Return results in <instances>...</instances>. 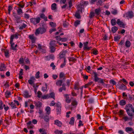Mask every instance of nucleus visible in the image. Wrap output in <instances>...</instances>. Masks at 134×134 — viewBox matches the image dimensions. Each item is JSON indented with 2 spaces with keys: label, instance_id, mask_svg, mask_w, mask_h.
I'll list each match as a JSON object with an SVG mask.
<instances>
[{
  "label": "nucleus",
  "instance_id": "obj_30",
  "mask_svg": "<svg viewBox=\"0 0 134 134\" xmlns=\"http://www.w3.org/2000/svg\"><path fill=\"white\" fill-rule=\"evenodd\" d=\"M118 29V27L116 26L112 27L111 29L112 32L114 33H115Z\"/></svg>",
  "mask_w": 134,
  "mask_h": 134
},
{
  "label": "nucleus",
  "instance_id": "obj_21",
  "mask_svg": "<svg viewBox=\"0 0 134 134\" xmlns=\"http://www.w3.org/2000/svg\"><path fill=\"white\" fill-rule=\"evenodd\" d=\"M25 5V4L23 1H21L19 4H17V5L21 8H23L24 7Z\"/></svg>",
  "mask_w": 134,
  "mask_h": 134
},
{
  "label": "nucleus",
  "instance_id": "obj_56",
  "mask_svg": "<svg viewBox=\"0 0 134 134\" xmlns=\"http://www.w3.org/2000/svg\"><path fill=\"white\" fill-rule=\"evenodd\" d=\"M42 98L43 99H46L50 98L49 94L44 95L42 97Z\"/></svg>",
  "mask_w": 134,
  "mask_h": 134
},
{
  "label": "nucleus",
  "instance_id": "obj_43",
  "mask_svg": "<svg viewBox=\"0 0 134 134\" xmlns=\"http://www.w3.org/2000/svg\"><path fill=\"white\" fill-rule=\"evenodd\" d=\"M120 38V36H115L114 37V41L116 42L119 41Z\"/></svg>",
  "mask_w": 134,
  "mask_h": 134
},
{
  "label": "nucleus",
  "instance_id": "obj_27",
  "mask_svg": "<svg viewBox=\"0 0 134 134\" xmlns=\"http://www.w3.org/2000/svg\"><path fill=\"white\" fill-rule=\"evenodd\" d=\"M5 68V65L4 64L1 63L0 65V71H4Z\"/></svg>",
  "mask_w": 134,
  "mask_h": 134
},
{
  "label": "nucleus",
  "instance_id": "obj_60",
  "mask_svg": "<svg viewBox=\"0 0 134 134\" xmlns=\"http://www.w3.org/2000/svg\"><path fill=\"white\" fill-rule=\"evenodd\" d=\"M111 13L114 15L118 13V11L116 9H114L111 12Z\"/></svg>",
  "mask_w": 134,
  "mask_h": 134
},
{
  "label": "nucleus",
  "instance_id": "obj_23",
  "mask_svg": "<svg viewBox=\"0 0 134 134\" xmlns=\"http://www.w3.org/2000/svg\"><path fill=\"white\" fill-rule=\"evenodd\" d=\"M8 104L11 106L12 109L16 108V105L14 103L12 102H10Z\"/></svg>",
  "mask_w": 134,
  "mask_h": 134
},
{
  "label": "nucleus",
  "instance_id": "obj_10",
  "mask_svg": "<svg viewBox=\"0 0 134 134\" xmlns=\"http://www.w3.org/2000/svg\"><path fill=\"white\" fill-rule=\"evenodd\" d=\"M65 98V102L68 103H69L71 102V99H70L69 95L68 94H65L64 96Z\"/></svg>",
  "mask_w": 134,
  "mask_h": 134
},
{
  "label": "nucleus",
  "instance_id": "obj_11",
  "mask_svg": "<svg viewBox=\"0 0 134 134\" xmlns=\"http://www.w3.org/2000/svg\"><path fill=\"white\" fill-rule=\"evenodd\" d=\"M62 123L58 120H56L54 121V124L59 127H61Z\"/></svg>",
  "mask_w": 134,
  "mask_h": 134
},
{
  "label": "nucleus",
  "instance_id": "obj_39",
  "mask_svg": "<svg viewBox=\"0 0 134 134\" xmlns=\"http://www.w3.org/2000/svg\"><path fill=\"white\" fill-rule=\"evenodd\" d=\"M68 58L69 62L72 61L74 63L76 61V59L74 57H69Z\"/></svg>",
  "mask_w": 134,
  "mask_h": 134
},
{
  "label": "nucleus",
  "instance_id": "obj_40",
  "mask_svg": "<svg viewBox=\"0 0 134 134\" xmlns=\"http://www.w3.org/2000/svg\"><path fill=\"white\" fill-rule=\"evenodd\" d=\"M61 108H62L60 107L56 108L57 114V115L61 114Z\"/></svg>",
  "mask_w": 134,
  "mask_h": 134
},
{
  "label": "nucleus",
  "instance_id": "obj_36",
  "mask_svg": "<svg viewBox=\"0 0 134 134\" xmlns=\"http://www.w3.org/2000/svg\"><path fill=\"white\" fill-rule=\"evenodd\" d=\"M80 20H76L74 23V25L75 27H76L77 26L80 24Z\"/></svg>",
  "mask_w": 134,
  "mask_h": 134
},
{
  "label": "nucleus",
  "instance_id": "obj_42",
  "mask_svg": "<svg viewBox=\"0 0 134 134\" xmlns=\"http://www.w3.org/2000/svg\"><path fill=\"white\" fill-rule=\"evenodd\" d=\"M119 115L121 117V116H122L124 115V111L123 110H119V112H118Z\"/></svg>",
  "mask_w": 134,
  "mask_h": 134
},
{
  "label": "nucleus",
  "instance_id": "obj_32",
  "mask_svg": "<svg viewBox=\"0 0 134 134\" xmlns=\"http://www.w3.org/2000/svg\"><path fill=\"white\" fill-rule=\"evenodd\" d=\"M111 25L113 26H114L116 25L117 23V22L116 21L115 19H112L111 21Z\"/></svg>",
  "mask_w": 134,
  "mask_h": 134
},
{
  "label": "nucleus",
  "instance_id": "obj_4",
  "mask_svg": "<svg viewBox=\"0 0 134 134\" xmlns=\"http://www.w3.org/2000/svg\"><path fill=\"white\" fill-rule=\"evenodd\" d=\"M88 4V2L87 1H83L81 2L80 4L77 5L78 10H81L82 11V9H84V6Z\"/></svg>",
  "mask_w": 134,
  "mask_h": 134
},
{
  "label": "nucleus",
  "instance_id": "obj_33",
  "mask_svg": "<svg viewBox=\"0 0 134 134\" xmlns=\"http://www.w3.org/2000/svg\"><path fill=\"white\" fill-rule=\"evenodd\" d=\"M80 86L78 82L76 83L74 85V89L75 90H79Z\"/></svg>",
  "mask_w": 134,
  "mask_h": 134
},
{
  "label": "nucleus",
  "instance_id": "obj_28",
  "mask_svg": "<svg viewBox=\"0 0 134 134\" xmlns=\"http://www.w3.org/2000/svg\"><path fill=\"white\" fill-rule=\"evenodd\" d=\"M18 35H20L18 33H16L12 35L11 36L10 38L12 37H13V40L14 38H16V39H17L18 38Z\"/></svg>",
  "mask_w": 134,
  "mask_h": 134
},
{
  "label": "nucleus",
  "instance_id": "obj_41",
  "mask_svg": "<svg viewBox=\"0 0 134 134\" xmlns=\"http://www.w3.org/2000/svg\"><path fill=\"white\" fill-rule=\"evenodd\" d=\"M74 121L75 119L74 118L72 117L70 119V121L69 122V124L71 125H74Z\"/></svg>",
  "mask_w": 134,
  "mask_h": 134
},
{
  "label": "nucleus",
  "instance_id": "obj_35",
  "mask_svg": "<svg viewBox=\"0 0 134 134\" xmlns=\"http://www.w3.org/2000/svg\"><path fill=\"white\" fill-rule=\"evenodd\" d=\"M126 102L125 100L122 99L119 102V104L121 106H124L126 104Z\"/></svg>",
  "mask_w": 134,
  "mask_h": 134
},
{
  "label": "nucleus",
  "instance_id": "obj_46",
  "mask_svg": "<svg viewBox=\"0 0 134 134\" xmlns=\"http://www.w3.org/2000/svg\"><path fill=\"white\" fill-rule=\"evenodd\" d=\"M101 10L99 8L96 9L95 10V13L97 15H99L100 13Z\"/></svg>",
  "mask_w": 134,
  "mask_h": 134
},
{
  "label": "nucleus",
  "instance_id": "obj_57",
  "mask_svg": "<svg viewBox=\"0 0 134 134\" xmlns=\"http://www.w3.org/2000/svg\"><path fill=\"white\" fill-rule=\"evenodd\" d=\"M94 16L95 13L94 12H90L89 15V17L90 18H92Z\"/></svg>",
  "mask_w": 134,
  "mask_h": 134
},
{
  "label": "nucleus",
  "instance_id": "obj_51",
  "mask_svg": "<svg viewBox=\"0 0 134 134\" xmlns=\"http://www.w3.org/2000/svg\"><path fill=\"white\" fill-rule=\"evenodd\" d=\"M19 63L20 64H23L24 63V59L22 57H21V58H20L19 60Z\"/></svg>",
  "mask_w": 134,
  "mask_h": 134
},
{
  "label": "nucleus",
  "instance_id": "obj_20",
  "mask_svg": "<svg viewBox=\"0 0 134 134\" xmlns=\"http://www.w3.org/2000/svg\"><path fill=\"white\" fill-rule=\"evenodd\" d=\"M56 41L54 40H52L49 43L50 46L56 47Z\"/></svg>",
  "mask_w": 134,
  "mask_h": 134
},
{
  "label": "nucleus",
  "instance_id": "obj_3",
  "mask_svg": "<svg viewBox=\"0 0 134 134\" xmlns=\"http://www.w3.org/2000/svg\"><path fill=\"white\" fill-rule=\"evenodd\" d=\"M46 31V29L43 25L42 26L39 27L36 30L35 32V35H37L40 34H43L45 33Z\"/></svg>",
  "mask_w": 134,
  "mask_h": 134
},
{
  "label": "nucleus",
  "instance_id": "obj_6",
  "mask_svg": "<svg viewBox=\"0 0 134 134\" xmlns=\"http://www.w3.org/2000/svg\"><path fill=\"white\" fill-rule=\"evenodd\" d=\"M117 23L120 27L125 28V25L124 24L123 22L121 21L120 19H118L117 20Z\"/></svg>",
  "mask_w": 134,
  "mask_h": 134
},
{
  "label": "nucleus",
  "instance_id": "obj_47",
  "mask_svg": "<svg viewBox=\"0 0 134 134\" xmlns=\"http://www.w3.org/2000/svg\"><path fill=\"white\" fill-rule=\"evenodd\" d=\"M4 55L6 57H8L9 54V51L7 49H4Z\"/></svg>",
  "mask_w": 134,
  "mask_h": 134
},
{
  "label": "nucleus",
  "instance_id": "obj_8",
  "mask_svg": "<svg viewBox=\"0 0 134 134\" xmlns=\"http://www.w3.org/2000/svg\"><path fill=\"white\" fill-rule=\"evenodd\" d=\"M29 37L30 39L31 40V42L32 43H35L36 38L34 35H29Z\"/></svg>",
  "mask_w": 134,
  "mask_h": 134
},
{
  "label": "nucleus",
  "instance_id": "obj_55",
  "mask_svg": "<svg viewBox=\"0 0 134 134\" xmlns=\"http://www.w3.org/2000/svg\"><path fill=\"white\" fill-rule=\"evenodd\" d=\"M49 24L52 27H54L56 26V23L52 22H50Z\"/></svg>",
  "mask_w": 134,
  "mask_h": 134
},
{
  "label": "nucleus",
  "instance_id": "obj_12",
  "mask_svg": "<svg viewBox=\"0 0 134 134\" xmlns=\"http://www.w3.org/2000/svg\"><path fill=\"white\" fill-rule=\"evenodd\" d=\"M63 82V80H57V81L55 83H56V85L57 86H60L62 85V86Z\"/></svg>",
  "mask_w": 134,
  "mask_h": 134
},
{
  "label": "nucleus",
  "instance_id": "obj_45",
  "mask_svg": "<svg viewBox=\"0 0 134 134\" xmlns=\"http://www.w3.org/2000/svg\"><path fill=\"white\" fill-rule=\"evenodd\" d=\"M51 9L52 10H55L57 9V4L55 3L53 4L51 6Z\"/></svg>",
  "mask_w": 134,
  "mask_h": 134
},
{
  "label": "nucleus",
  "instance_id": "obj_1",
  "mask_svg": "<svg viewBox=\"0 0 134 134\" xmlns=\"http://www.w3.org/2000/svg\"><path fill=\"white\" fill-rule=\"evenodd\" d=\"M85 69H87L86 71L88 73H90L92 75H93L94 78V81L95 82H98V83L103 84H104V82L103 79H101V78H99L98 75V74L96 72L94 71L91 70V67L90 66H88L86 68H85Z\"/></svg>",
  "mask_w": 134,
  "mask_h": 134
},
{
  "label": "nucleus",
  "instance_id": "obj_58",
  "mask_svg": "<svg viewBox=\"0 0 134 134\" xmlns=\"http://www.w3.org/2000/svg\"><path fill=\"white\" fill-rule=\"evenodd\" d=\"M13 37H12L10 38V43L11 44V47L13 46L14 45V43L13 42Z\"/></svg>",
  "mask_w": 134,
  "mask_h": 134
},
{
  "label": "nucleus",
  "instance_id": "obj_63",
  "mask_svg": "<svg viewBox=\"0 0 134 134\" xmlns=\"http://www.w3.org/2000/svg\"><path fill=\"white\" fill-rule=\"evenodd\" d=\"M98 1L97 2V5H101L102 3V0H97Z\"/></svg>",
  "mask_w": 134,
  "mask_h": 134
},
{
  "label": "nucleus",
  "instance_id": "obj_53",
  "mask_svg": "<svg viewBox=\"0 0 134 134\" xmlns=\"http://www.w3.org/2000/svg\"><path fill=\"white\" fill-rule=\"evenodd\" d=\"M47 83H45V87H42V90L43 92H45L47 90Z\"/></svg>",
  "mask_w": 134,
  "mask_h": 134
},
{
  "label": "nucleus",
  "instance_id": "obj_9",
  "mask_svg": "<svg viewBox=\"0 0 134 134\" xmlns=\"http://www.w3.org/2000/svg\"><path fill=\"white\" fill-rule=\"evenodd\" d=\"M80 12L82 13L81 10H78L76 12L75 14V16L77 19H80L81 18L80 15Z\"/></svg>",
  "mask_w": 134,
  "mask_h": 134
},
{
  "label": "nucleus",
  "instance_id": "obj_37",
  "mask_svg": "<svg viewBox=\"0 0 134 134\" xmlns=\"http://www.w3.org/2000/svg\"><path fill=\"white\" fill-rule=\"evenodd\" d=\"M49 48L50 49V52L51 53H54L55 52L56 49L55 47L50 46Z\"/></svg>",
  "mask_w": 134,
  "mask_h": 134
},
{
  "label": "nucleus",
  "instance_id": "obj_52",
  "mask_svg": "<svg viewBox=\"0 0 134 134\" xmlns=\"http://www.w3.org/2000/svg\"><path fill=\"white\" fill-rule=\"evenodd\" d=\"M13 7L12 5H9L8 7V14H10L11 11L12 10Z\"/></svg>",
  "mask_w": 134,
  "mask_h": 134
},
{
  "label": "nucleus",
  "instance_id": "obj_17",
  "mask_svg": "<svg viewBox=\"0 0 134 134\" xmlns=\"http://www.w3.org/2000/svg\"><path fill=\"white\" fill-rule=\"evenodd\" d=\"M125 130L126 132L129 133L133 131V129L131 127H127L126 128Z\"/></svg>",
  "mask_w": 134,
  "mask_h": 134
},
{
  "label": "nucleus",
  "instance_id": "obj_22",
  "mask_svg": "<svg viewBox=\"0 0 134 134\" xmlns=\"http://www.w3.org/2000/svg\"><path fill=\"white\" fill-rule=\"evenodd\" d=\"M127 16L130 18H132L133 16V12L132 11H129L128 12Z\"/></svg>",
  "mask_w": 134,
  "mask_h": 134
},
{
  "label": "nucleus",
  "instance_id": "obj_5",
  "mask_svg": "<svg viewBox=\"0 0 134 134\" xmlns=\"http://www.w3.org/2000/svg\"><path fill=\"white\" fill-rule=\"evenodd\" d=\"M41 20L40 18L39 17L37 18H31L30 19V22L35 25L39 23Z\"/></svg>",
  "mask_w": 134,
  "mask_h": 134
},
{
  "label": "nucleus",
  "instance_id": "obj_59",
  "mask_svg": "<svg viewBox=\"0 0 134 134\" xmlns=\"http://www.w3.org/2000/svg\"><path fill=\"white\" fill-rule=\"evenodd\" d=\"M56 106L57 108H62V106L61 103L59 102H58L56 104Z\"/></svg>",
  "mask_w": 134,
  "mask_h": 134
},
{
  "label": "nucleus",
  "instance_id": "obj_62",
  "mask_svg": "<svg viewBox=\"0 0 134 134\" xmlns=\"http://www.w3.org/2000/svg\"><path fill=\"white\" fill-rule=\"evenodd\" d=\"M68 4L69 5V9H70L71 7L72 6V1L71 0H70Z\"/></svg>",
  "mask_w": 134,
  "mask_h": 134
},
{
  "label": "nucleus",
  "instance_id": "obj_24",
  "mask_svg": "<svg viewBox=\"0 0 134 134\" xmlns=\"http://www.w3.org/2000/svg\"><path fill=\"white\" fill-rule=\"evenodd\" d=\"M131 45V43L130 41L128 40H127L125 43V46L127 48H129Z\"/></svg>",
  "mask_w": 134,
  "mask_h": 134
},
{
  "label": "nucleus",
  "instance_id": "obj_26",
  "mask_svg": "<svg viewBox=\"0 0 134 134\" xmlns=\"http://www.w3.org/2000/svg\"><path fill=\"white\" fill-rule=\"evenodd\" d=\"M40 117H41V118H43L44 120L46 122H48L49 121V116L47 115H45L43 118V116H40Z\"/></svg>",
  "mask_w": 134,
  "mask_h": 134
},
{
  "label": "nucleus",
  "instance_id": "obj_54",
  "mask_svg": "<svg viewBox=\"0 0 134 134\" xmlns=\"http://www.w3.org/2000/svg\"><path fill=\"white\" fill-rule=\"evenodd\" d=\"M63 131L62 130L59 131L58 130H56L54 132L55 134H62L63 133Z\"/></svg>",
  "mask_w": 134,
  "mask_h": 134
},
{
  "label": "nucleus",
  "instance_id": "obj_15",
  "mask_svg": "<svg viewBox=\"0 0 134 134\" xmlns=\"http://www.w3.org/2000/svg\"><path fill=\"white\" fill-rule=\"evenodd\" d=\"M35 105L36 109L38 108H40L41 107L42 104V103L40 102H38L35 103Z\"/></svg>",
  "mask_w": 134,
  "mask_h": 134
},
{
  "label": "nucleus",
  "instance_id": "obj_38",
  "mask_svg": "<svg viewBox=\"0 0 134 134\" xmlns=\"http://www.w3.org/2000/svg\"><path fill=\"white\" fill-rule=\"evenodd\" d=\"M71 104L73 106L76 107L77 105V102L75 100H73L72 101Z\"/></svg>",
  "mask_w": 134,
  "mask_h": 134
},
{
  "label": "nucleus",
  "instance_id": "obj_25",
  "mask_svg": "<svg viewBox=\"0 0 134 134\" xmlns=\"http://www.w3.org/2000/svg\"><path fill=\"white\" fill-rule=\"evenodd\" d=\"M59 78L61 79L62 78H63V79H65L66 77V76L64 74L63 72H61L60 74L59 75Z\"/></svg>",
  "mask_w": 134,
  "mask_h": 134
},
{
  "label": "nucleus",
  "instance_id": "obj_14",
  "mask_svg": "<svg viewBox=\"0 0 134 134\" xmlns=\"http://www.w3.org/2000/svg\"><path fill=\"white\" fill-rule=\"evenodd\" d=\"M62 86V87H60L59 89V91L60 92H62L63 90L65 91L66 90V88L65 87V85L64 84H63Z\"/></svg>",
  "mask_w": 134,
  "mask_h": 134
},
{
  "label": "nucleus",
  "instance_id": "obj_7",
  "mask_svg": "<svg viewBox=\"0 0 134 134\" xmlns=\"http://www.w3.org/2000/svg\"><path fill=\"white\" fill-rule=\"evenodd\" d=\"M66 50L62 51L59 53V58L60 59L65 58V54L67 52Z\"/></svg>",
  "mask_w": 134,
  "mask_h": 134
},
{
  "label": "nucleus",
  "instance_id": "obj_49",
  "mask_svg": "<svg viewBox=\"0 0 134 134\" xmlns=\"http://www.w3.org/2000/svg\"><path fill=\"white\" fill-rule=\"evenodd\" d=\"M93 51L92 53L94 55H96L98 54V51L96 49H93Z\"/></svg>",
  "mask_w": 134,
  "mask_h": 134
},
{
  "label": "nucleus",
  "instance_id": "obj_61",
  "mask_svg": "<svg viewBox=\"0 0 134 134\" xmlns=\"http://www.w3.org/2000/svg\"><path fill=\"white\" fill-rule=\"evenodd\" d=\"M109 83H110L112 84L113 85H116V82L113 80H110L109 81Z\"/></svg>",
  "mask_w": 134,
  "mask_h": 134
},
{
  "label": "nucleus",
  "instance_id": "obj_50",
  "mask_svg": "<svg viewBox=\"0 0 134 134\" xmlns=\"http://www.w3.org/2000/svg\"><path fill=\"white\" fill-rule=\"evenodd\" d=\"M27 26V25L24 24V23H23L22 24V25H21V26H20L19 28V29L20 30H22L24 28H25V27Z\"/></svg>",
  "mask_w": 134,
  "mask_h": 134
},
{
  "label": "nucleus",
  "instance_id": "obj_44",
  "mask_svg": "<svg viewBox=\"0 0 134 134\" xmlns=\"http://www.w3.org/2000/svg\"><path fill=\"white\" fill-rule=\"evenodd\" d=\"M45 110L46 111V114L48 115H49L50 112V108L49 107H47L46 108Z\"/></svg>",
  "mask_w": 134,
  "mask_h": 134
},
{
  "label": "nucleus",
  "instance_id": "obj_29",
  "mask_svg": "<svg viewBox=\"0 0 134 134\" xmlns=\"http://www.w3.org/2000/svg\"><path fill=\"white\" fill-rule=\"evenodd\" d=\"M5 94L6 98H8L9 97V96L11 95V92L9 91H6L5 93Z\"/></svg>",
  "mask_w": 134,
  "mask_h": 134
},
{
  "label": "nucleus",
  "instance_id": "obj_48",
  "mask_svg": "<svg viewBox=\"0 0 134 134\" xmlns=\"http://www.w3.org/2000/svg\"><path fill=\"white\" fill-rule=\"evenodd\" d=\"M17 13L18 15H20L21 14L23 13L22 9L20 8H19L17 10Z\"/></svg>",
  "mask_w": 134,
  "mask_h": 134
},
{
  "label": "nucleus",
  "instance_id": "obj_31",
  "mask_svg": "<svg viewBox=\"0 0 134 134\" xmlns=\"http://www.w3.org/2000/svg\"><path fill=\"white\" fill-rule=\"evenodd\" d=\"M50 98H53L55 99V93L53 92H52L49 94Z\"/></svg>",
  "mask_w": 134,
  "mask_h": 134
},
{
  "label": "nucleus",
  "instance_id": "obj_13",
  "mask_svg": "<svg viewBox=\"0 0 134 134\" xmlns=\"http://www.w3.org/2000/svg\"><path fill=\"white\" fill-rule=\"evenodd\" d=\"M119 89L122 90H127V87L126 85L122 83L119 86Z\"/></svg>",
  "mask_w": 134,
  "mask_h": 134
},
{
  "label": "nucleus",
  "instance_id": "obj_64",
  "mask_svg": "<svg viewBox=\"0 0 134 134\" xmlns=\"http://www.w3.org/2000/svg\"><path fill=\"white\" fill-rule=\"evenodd\" d=\"M24 17L25 18L27 19L29 18L30 17V15L28 14L25 13L24 14Z\"/></svg>",
  "mask_w": 134,
  "mask_h": 134
},
{
  "label": "nucleus",
  "instance_id": "obj_16",
  "mask_svg": "<svg viewBox=\"0 0 134 134\" xmlns=\"http://www.w3.org/2000/svg\"><path fill=\"white\" fill-rule=\"evenodd\" d=\"M23 96L25 98H28L30 97V96L29 95V93L27 90H25L24 91V93L23 95Z\"/></svg>",
  "mask_w": 134,
  "mask_h": 134
},
{
  "label": "nucleus",
  "instance_id": "obj_19",
  "mask_svg": "<svg viewBox=\"0 0 134 134\" xmlns=\"http://www.w3.org/2000/svg\"><path fill=\"white\" fill-rule=\"evenodd\" d=\"M40 15V18L43 19L46 21H47V17L45 16L44 14L43 13H41Z\"/></svg>",
  "mask_w": 134,
  "mask_h": 134
},
{
  "label": "nucleus",
  "instance_id": "obj_18",
  "mask_svg": "<svg viewBox=\"0 0 134 134\" xmlns=\"http://www.w3.org/2000/svg\"><path fill=\"white\" fill-rule=\"evenodd\" d=\"M88 42H86L83 43V49L84 50L86 51H87V48H88Z\"/></svg>",
  "mask_w": 134,
  "mask_h": 134
},
{
  "label": "nucleus",
  "instance_id": "obj_34",
  "mask_svg": "<svg viewBox=\"0 0 134 134\" xmlns=\"http://www.w3.org/2000/svg\"><path fill=\"white\" fill-rule=\"evenodd\" d=\"M119 82L120 83H121L122 82H123L124 83V84L126 85H127V84L128 83V82L124 78H123L122 79H121L120 81Z\"/></svg>",
  "mask_w": 134,
  "mask_h": 134
},
{
  "label": "nucleus",
  "instance_id": "obj_2",
  "mask_svg": "<svg viewBox=\"0 0 134 134\" xmlns=\"http://www.w3.org/2000/svg\"><path fill=\"white\" fill-rule=\"evenodd\" d=\"M132 106V105L130 104H128L125 106V109L128 115L130 117L129 118L127 116L123 117L122 119L124 120L125 121H126L129 120H132L133 118V117L134 116V113L131 112L130 111V108L131 109Z\"/></svg>",
  "mask_w": 134,
  "mask_h": 134
}]
</instances>
